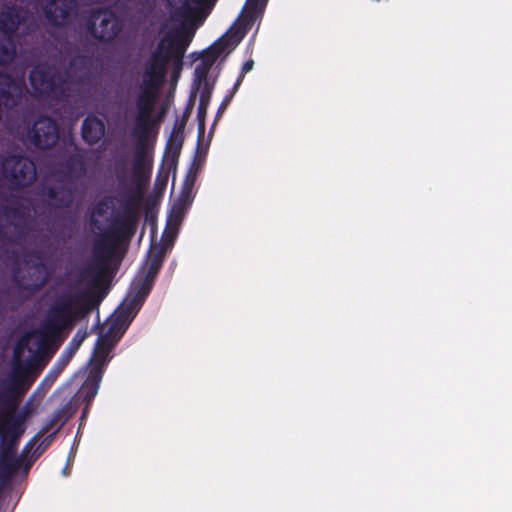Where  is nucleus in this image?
Instances as JSON below:
<instances>
[{
    "mask_svg": "<svg viewBox=\"0 0 512 512\" xmlns=\"http://www.w3.org/2000/svg\"><path fill=\"white\" fill-rule=\"evenodd\" d=\"M166 252V245L153 247L150 250L146 267L133 280L129 295L119 308V317L129 319L136 316L153 288L162 268Z\"/></svg>",
    "mask_w": 512,
    "mask_h": 512,
    "instance_id": "nucleus-1",
    "label": "nucleus"
},
{
    "mask_svg": "<svg viewBox=\"0 0 512 512\" xmlns=\"http://www.w3.org/2000/svg\"><path fill=\"white\" fill-rule=\"evenodd\" d=\"M83 298V292H72L70 290L61 292L51 306L47 319L41 325V334L46 338H55L66 327L85 316L90 308L78 306Z\"/></svg>",
    "mask_w": 512,
    "mask_h": 512,
    "instance_id": "nucleus-2",
    "label": "nucleus"
},
{
    "mask_svg": "<svg viewBox=\"0 0 512 512\" xmlns=\"http://www.w3.org/2000/svg\"><path fill=\"white\" fill-rule=\"evenodd\" d=\"M51 271L44 263L41 250L25 252L19 266L12 269V281L16 287L29 294L40 291L49 281Z\"/></svg>",
    "mask_w": 512,
    "mask_h": 512,
    "instance_id": "nucleus-3",
    "label": "nucleus"
},
{
    "mask_svg": "<svg viewBox=\"0 0 512 512\" xmlns=\"http://www.w3.org/2000/svg\"><path fill=\"white\" fill-rule=\"evenodd\" d=\"M32 208L29 202L13 199L0 205V241L20 243L29 230Z\"/></svg>",
    "mask_w": 512,
    "mask_h": 512,
    "instance_id": "nucleus-4",
    "label": "nucleus"
},
{
    "mask_svg": "<svg viewBox=\"0 0 512 512\" xmlns=\"http://www.w3.org/2000/svg\"><path fill=\"white\" fill-rule=\"evenodd\" d=\"M25 345L26 343L21 340L15 346L9 383L0 392V406L10 408L12 411L17 405V397L26 393L35 380L34 377H30L32 362H23L21 359Z\"/></svg>",
    "mask_w": 512,
    "mask_h": 512,
    "instance_id": "nucleus-5",
    "label": "nucleus"
},
{
    "mask_svg": "<svg viewBox=\"0 0 512 512\" xmlns=\"http://www.w3.org/2000/svg\"><path fill=\"white\" fill-rule=\"evenodd\" d=\"M155 126V121H135L133 135L137 138L132 163V183L138 188L139 194L150 179L152 160L148 159L147 140Z\"/></svg>",
    "mask_w": 512,
    "mask_h": 512,
    "instance_id": "nucleus-6",
    "label": "nucleus"
},
{
    "mask_svg": "<svg viewBox=\"0 0 512 512\" xmlns=\"http://www.w3.org/2000/svg\"><path fill=\"white\" fill-rule=\"evenodd\" d=\"M77 192V184L56 175L43 181L37 188L40 201L51 209H65L72 206Z\"/></svg>",
    "mask_w": 512,
    "mask_h": 512,
    "instance_id": "nucleus-7",
    "label": "nucleus"
},
{
    "mask_svg": "<svg viewBox=\"0 0 512 512\" xmlns=\"http://www.w3.org/2000/svg\"><path fill=\"white\" fill-rule=\"evenodd\" d=\"M193 33H190L186 28L181 27L169 30L160 39L159 44H162V57L166 58L165 73L167 74L169 64L173 66V75L180 74L183 68L184 55L192 41Z\"/></svg>",
    "mask_w": 512,
    "mask_h": 512,
    "instance_id": "nucleus-8",
    "label": "nucleus"
},
{
    "mask_svg": "<svg viewBox=\"0 0 512 512\" xmlns=\"http://www.w3.org/2000/svg\"><path fill=\"white\" fill-rule=\"evenodd\" d=\"M2 173L10 188L30 186L37 177L35 162L23 155H10L2 163Z\"/></svg>",
    "mask_w": 512,
    "mask_h": 512,
    "instance_id": "nucleus-9",
    "label": "nucleus"
},
{
    "mask_svg": "<svg viewBox=\"0 0 512 512\" xmlns=\"http://www.w3.org/2000/svg\"><path fill=\"white\" fill-rule=\"evenodd\" d=\"M88 31L97 41L110 43L122 31V23L114 11L103 9L92 15L88 24Z\"/></svg>",
    "mask_w": 512,
    "mask_h": 512,
    "instance_id": "nucleus-10",
    "label": "nucleus"
},
{
    "mask_svg": "<svg viewBox=\"0 0 512 512\" xmlns=\"http://www.w3.org/2000/svg\"><path fill=\"white\" fill-rule=\"evenodd\" d=\"M249 29L242 24H234L212 45L201 52V61L213 66L225 51L234 49L245 37Z\"/></svg>",
    "mask_w": 512,
    "mask_h": 512,
    "instance_id": "nucleus-11",
    "label": "nucleus"
},
{
    "mask_svg": "<svg viewBox=\"0 0 512 512\" xmlns=\"http://www.w3.org/2000/svg\"><path fill=\"white\" fill-rule=\"evenodd\" d=\"M27 139L39 150L51 149L59 140V127L52 118L42 116L28 130Z\"/></svg>",
    "mask_w": 512,
    "mask_h": 512,
    "instance_id": "nucleus-12",
    "label": "nucleus"
},
{
    "mask_svg": "<svg viewBox=\"0 0 512 512\" xmlns=\"http://www.w3.org/2000/svg\"><path fill=\"white\" fill-rule=\"evenodd\" d=\"M134 191L129 195L124 205V213L114 230V234L117 238L130 239L134 236L137 229L138 222V205L142 200L143 189L141 194L138 192V188L135 184Z\"/></svg>",
    "mask_w": 512,
    "mask_h": 512,
    "instance_id": "nucleus-13",
    "label": "nucleus"
},
{
    "mask_svg": "<svg viewBox=\"0 0 512 512\" xmlns=\"http://www.w3.org/2000/svg\"><path fill=\"white\" fill-rule=\"evenodd\" d=\"M26 414L17 412V405L14 410L0 406V436L19 442L24 434L26 426Z\"/></svg>",
    "mask_w": 512,
    "mask_h": 512,
    "instance_id": "nucleus-14",
    "label": "nucleus"
},
{
    "mask_svg": "<svg viewBox=\"0 0 512 512\" xmlns=\"http://www.w3.org/2000/svg\"><path fill=\"white\" fill-rule=\"evenodd\" d=\"M86 170V155L76 149L58 163L54 175L77 184V181L85 176Z\"/></svg>",
    "mask_w": 512,
    "mask_h": 512,
    "instance_id": "nucleus-15",
    "label": "nucleus"
},
{
    "mask_svg": "<svg viewBox=\"0 0 512 512\" xmlns=\"http://www.w3.org/2000/svg\"><path fill=\"white\" fill-rule=\"evenodd\" d=\"M76 11V0H49L44 7L47 21L56 27L67 26Z\"/></svg>",
    "mask_w": 512,
    "mask_h": 512,
    "instance_id": "nucleus-16",
    "label": "nucleus"
},
{
    "mask_svg": "<svg viewBox=\"0 0 512 512\" xmlns=\"http://www.w3.org/2000/svg\"><path fill=\"white\" fill-rule=\"evenodd\" d=\"M84 338L85 335L80 336L79 332L75 334V336L70 341L68 347L65 349L60 358L54 364L53 368L44 378L42 385H48L49 387L53 385V383L56 381V379L59 377V375L62 373V371L65 369L69 361L72 359V357L80 347Z\"/></svg>",
    "mask_w": 512,
    "mask_h": 512,
    "instance_id": "nucleus-17",
    "label": "nucleus"
},
{
    "mask_svg": "<svg viewBox=\"0 0 512 512\" xmlns=\"http://www.w3.org/2000/svg\"><path fill=\"white\" fill-rule=\"evenodd\" d=\"M101 379L102 375L100 370L92 369L89 373L87 380L83 383V385L77 392V396H79V405L81 403H85V407L81 415V421H83L86 418L89 412L90 405L92 404L95 396L98 393Z\"/></svg>",
    "mask_w": 512,
    "mask_h": 512,
    "instance_id": "nucleus-18",
    "label": "nucleus"
},
{
    "mask_svg": "<svg viewBox=\"0 0 512 512\" xmlns=\"http://www.w3.org/2000/svg\"><path fill=\"white\" fill-rule=\"evenodd\" d=\"M29 80L34 91L39 95H48L54 88V75L45 66L34 67L29 75Z\"/></svg>",
    "mask_w": 512,
    "mask_h": 512,
    "instance_id": "nucleus-19",
    "label": "nucleus"
},
{
    "mask_svg": "<svg viewBox=\"0 0 512 512\" xmlns=\"http://www.w3.org/2000/svg\"><path fill=\"white\" fill-rule=\"evenodd\" d=\"M162 44H157L155 50L151 53L150 58L145 63L143 78L163 82L166 77L165 73V57H162Z\"/></svg>",
    "mask_w": 512,
    "mask_h": 512,
    "instance_id": "nucleus-20",
    "label": "nucleus"
},
{
    "mask_svg": "<svg viewBox=\"0 0 512 512\" xmlns=\"http://www.w3.org/2000/svg\"><path fill=\"white\" fill-rule=\"evenodd\" d=\"M92 58L88 55L73 56L68 64L67 73L78 83H86L91 74Z\"/></svg>",
    "mask_w": 512,
    "mask_h": 512,
    "instance_id": "nucleus-21",
    "label": "nucleus"
},
{
    "mask_svg": "<svg viewBox=\"0 0 512 512\" xmlns=\"http://www.w3.org/2000/svg\"><path fill=\"white\" fill-rule=\"evenodd\" d=\"M105 134V125L102 120L96 116H87L82 123L81 135L84 142L88 145L98 143Z\"/></svg>",
    "mask_w": 512,
    "mask_h": 512,
    "instance_id": "nucleus-22",
    "label": "nucleus"
},
{
    "mask_svg": "<svg viewBox=\"0 0 512 512\" xmlns=\"http://www.w3.org/2000/svg\"><path fill=\"white\" fill-rule=\"evenodd\" d=\"M23 20L22 11L11 6L0 13V31L1 34L14 38L21 22Z\"/></svg>",
    "mask_w": 512,
    "mask_h": 512,
    "instance_id": "nucleus-23",
    "label": "nucleus"
},
{
    "mask_svg": "<svg viewBox=\"0 0 512 512\" xmlns=\"http://www.w3.org/2000/svg\"><path fill=\"white\" fill-rule=\"evenodd\" d=\"M177 122L174 123L171 135L166 143L164 160L168 163L169 168H176L178 158L183 146V135H176Z\"/></svg>",
    "mask_w": 512,
    "mask_h": 512,
    "instance_id": "nucleus-24",
    "label": "nucleus"
},
{
    "mask_svg": "<svg viewBox=\"0 0 512 512\" xmlns=\"http://www.w3.org/2000/svg\"><path fill=\"white\" fill-rule=\"evenodd\" d=\"M268 0H246L240 24L250 29L258 17H261Z\"/></svg>",
    "mask_w": 512,
    "mask_h": 512,
    "instance_id": "nucleus-25",
    "label": "nucleus"
},
{
    "mask_svg": "<svg viewBox=\"0 0 512 512\" xmlns=\"http://www.w3.org/2000/svg\"><path fill=\"white\" fill-rule=\"evenodd\" d=\"M212 86L203 87L200 99H199V106L197 111V120H198V146L197 149L200 147V140L203 137L205 133V120L207 115V109L210 103L211 95H212Z\"/></svg>",
    "mask_w": 512,
    "mask_h": 512,
    "instance_id": "nucleus-26",
    "label": "nucleus"
},
{
    "mask_svg": "<svg viewBox=\"0 0 512 512\" xmlns=\"http://www.w3.org/2000/svg\"><path fill=\"white\" fill-rule=\"evenodd\" d=\"M22 465V459L17 455L0 454V479L13 477Z\"/></svg>",
    "mask_w": 512,
    "mask_h": 512,
    "instance_id": "nucleus-27",
    "label": "nucleus"
},
{
    "mask_svg": "<svg viewBox=\"0 0 512 512\" xmlns=\"http://www.w3.org/2000/svg\"><path fill=\"white\" fill-rule=\"evenodd\" d=\"M113 247V244L109 240V236H104L95 242L93 252L100 264H107L113 253Z\"/></svg>",
    "mask_w": 512,
    "mask_h": 512,
    "instance_id": "nucleus-28",
    "label": "nucleus"
},
{
    "mask_svg": "<svg viewBox=\"0 0 512 512\" xmlns=\"http://www.w3.org/2000/svg\"><path fill=\"white\" fill-rule=\"evenodd\" d=\"M210 0H168L182 15H189L205 6Z\"/></svg>",
    "mask_w": 512,
    "mask_h": 512,
    "instance_id": "nucleus-29",
    "label": "nucleus"
},
{
    "mask_svg": "<svg viewBox=\"0 0 512 512\" xmlns=\"http://www.w3.org/2000/svg\"><path fill=\"white\" fill-rule=\"evenodd\" d=\"M112 349L109 334H105L97 339L94 348V358L98 363H104Z\"/></svg>",
    "mask_w": 512,
    "mask_h": 512,
    "instance_id": "nucleus-30",
    "label": "nucleus"
},
{
    "mask_svg": "<svg viewBox=\"0 0 512 512\" xmlns=\"http://www.w3.org/2000/svg\"><path fill=\"white\" fill-rule=\"evenodd\" d=\"M211 66L209 64L200 62L196 65L194 70V85H195V91L200 89V87H207L211 86L208 82V74L211 70Z\"/></svg>",
    "mask_w": 512,
    "mask_h": 512,
    "instance_id": "nucleus-31",
    "label": "nucleus"
},
{
    "mask_svg": "<svg viewBox=\"0 0 512 512\" xmlns=\"http://www.w3.org/2000/svg\"><path fill=\"white\" fill-rule=\"evenodd\" d=\"M197 171H193L192 168L189 170L188 174L185 177L183 188L180 194L179 202L184 206L191 202L190 196L191 191L194 186L196 180Z\"/></svg>",
    "mask_w": 512,
    "mask_h": 512,
    "instance_id": "nucleus-32",
    "label": "nucleus"
},
{
    "mask_svg": "<svg viewBox=\"0 0 512 512\" xmlns=\"http://www.w3.org/2000/svg\"><path fill=\"white\" fill-rule=\"evenodd\" d=\"M79 409V396L77 393L70 398L68 402H66L61 408H59L60 412L63 414L64 421H68L72 418L75 413Z\"/></svg>",
    "mask_w": 512,
    "mask_h": 512,
    "instance_id": "nucleus-33",
    "label": "nucleus"
},
{
    "mask_svg": "<svg viewBox=\"0 0 512 512\" xmlns=\"http://www.w3.org/2000/svg\"><path fill=\"white\" fill-rule=\"evenodd\" d=\"M79 409V396L77 393L70 398L68 402H66L61 408H59L60 412L63 414L64 421H68L72 418L75 413Z\"/></svg>",
    "mask_w": 512,
    "mask_h": 512,
    "instance_id": "nucleus-34",
    "label": "nucleus"
},
{
    "mask_svg": "<svg viewBox=\"0 0 512 512\" xmlns=\"http://www.w3.org/2000/svg\"><path fill=\"white\" fill-rule=\"evenodd\" d=\"M157 96L146 91H140L136 97V107L155 108Z\"/></svg>",
    "mask_w": 512,
    "mask_h": 512,
    "instance_id": "nucleus-35",
    "label": "nucleus"
},
{
    "mask_svg": "<svg viewBox=\"0 0 512 512\" xmlns=\"http://www.w3.org/2000/svg\"><path fill=\"white\" fill-rule=\"evenodd\" d=\"M127 164L128 162L125 156H119L115 160L114 170L119 182H123L127 178Z\"/></svg>",
    "mask_w": 512,
    "mask_h": 512,
    "instance_id": "nucleus-36",
    "label": "nucleus"
},
{
    "mask_svg": "<svg viewBox=\"0 0 512 512\" xmlns=\"http://www.w3.org/2000/svg\"><path fill=\"white\" fill-rule=\"evenodd\" d=\"M18 441L0 436V454L16 455Z\"/></svg>",
    "mask_w": 512,
    "mask_h": 512,
    "instance_id": "nucleus-37",
    "label": "nucleus"
},
{
    "mask_svg": "<svg viewBox=\"0 0 512 512\" xmlns=\"http://www.w3.org/2000/svg\"><path fill=\"white\" fill-rule=\"evenodd\" d=\"M169 178V171H164L163 167L158 171L155 183H154V189L157 192H163L166 189L167 183Z\"/></svg>",
    "mask_w": 512,
    "mask_h": 512,
    "instance_id": "nucleus-38",
    "label": "nucleus"
},
{
    "mask_svg": "<svg viewBox=\"0 0 512 512\" xmlns=\"http://www.w3.org/2000/svg\"><path fill=\"white\" fill-rule=\"evenodd\" d=\"M162 83L163 82H160V81L142 78V83L140 85V91H146L148 93H152L154 96H157L159 86Z\"/></svg>",
    "mask_w": 512,
    "mask_h": 512,
    "instance_id": "nucleus-39",
    "label": "nucleus"
},
{
    "mask_svg": "<svg viewBox=\"0 0 512 512\" xmlns=\"http://www.w3.org/2000/svg\"><path fill=\"white\" fill-rule=\"evenodd\" d=\"M195 99H196V91L191 93L189 100L187 102V105L183 111V115H182V119H181L182 128H185L186 122L188 121L189 117L192 114V111H193L194 105H195Z\"/></svg>",
    "mask_w": 512,
    "mask_h": 512,
    "instance_id": "nucleus-40",
    "label": "nucleus"
},
{
    "mask_svg": "<svg viewBox=\"0 0 512 512\" xmlns=\"http://www.w3.org/2000/svg\"><path fill=\"white\" fill-rule=\"evenodd\" d=\"M58 426V423L54 418L51 416V418L44 424L42 429L39 431V433L25 446L23 453H25L28 449V447L31 445V443L36 440L39 437L44 436L47 434L50 430H52L54 427Z\"/></svg>",
    "mask_w": 512,
    "mask_h": 512,
    "instance_id": "nucleus-41",
    "label": "nucleus"
},
{
    "mask_svg": "<svg viewBox=\"0 0 512 512\" xmlns=\"http://www.w3.org/2000/svg\"><path fill=\"white\" fill-rule=\"evenodd\" d=\"M135 121H155L152 117L153 108L136 107Z\"/></svg>",
    "mask_w": 512,
    "mask_h": 512,
    "instance_id": "nucleus-42",
    "label": "nucleus"
},
{
    "mask_svg": "<svg viewBox=\"0 0 512 512\" xmlns=\"http://www.w3.org/2000/svg\"><path fill=\"white\" fill-rule=\"evenodd\" d=\"M232 101V95H225L224 98L222 99L219 107H218V110H217V113H216V116H215V121H217L221 115L224 113V111L227 109V107L229 106V104L231 103Z\"/></svg>",
    "mask_w": 512,
    "mask_h": 512,
    "instance_id": "nucleus-43",
    "label": "nucleus"
},
{
    "mask_svg": "<svg viewBox=\"0 0 512 512\" xmlns=\"http://www.w3.org/2000/svg\"><path fill=\"white\" fill-rule=\"evenodd\" d=\"M52 417H53V418H54V420H56V422L58 423V427H57L56 431H55L52 435L48 436L46 439H49V438L53 437V435H54V434H56V433H57V432L62 428V426L67 422V421H64V418H63L64 416H63V414L60 412V410H59V409H58V410H56V411L53 413Z\"/></svg>",
    "mask_w": 512,
    "mask_h": 512,
    "instance_id": "nucleus-44",
    "label": "nucleus"
},
{
    "mask_svg": "<svg viewBox=\"0 0 512 512\" xmlns=\"http://www.w3.org/2000/svg\"><path fill=\"white\" fill-rule=\"evenodd\" d=\"M52 417H53V418H54V420H56V422L58 423V427H57L56 431H55L52 435L48 436L46 439H49V438L53 437V435H54V434H56V433H57V432L62 428V426L67 422V421H64V418H63L64 416H63V414L60 412V410H59V409H58V410H56V411L53 413Z\"/></svg>",
    "mask_w": 512,
    "mask_h": 512,
    "instance_id": "nucleus-45",
    "label": "nucleus"
},
{
    "mask_svg": "<svg viewBox=\"0 0 512 512\" xmlns=\"http://www.w3.org/2000/svg\"><path fill=\"white\" fill-rule=\"evenodd\" d=\"M253 66H254V61L252 59L245 61L242 65L241 72H240L239 76L244 79L245 75L253 69Z\"/></svg>",
    "mask_w": 512,
    "mask_h": 512,
    "instance_id": "nucleus-46",
    "label": "nucleus"
},
{
    "mask_svg": "<svg viewBox=\"0 0 512 512\" xmlns=\"http://www.w3.org/2000/svg\"><path fill=\"white\" fill-rule=\"evenodd\" d=\"M243 78L238 76L236 82L234 83L231 91L227 94V95H232V98L234 97V95L236 94V92L239 90V87L241 86L242 82H243Z\"/></svg>",
    "mask_w": 512,
    "mask_h": 512,
    "instance_id": "nucleus-47",
    "label": "nucleus"
},
{
    "mask_svg": "<svg viewBox=\"0 0 512 512\" xmlns=\"http://www.w3.org/2000/svg\"><path fill=\"white\" fill-rule=\"evenodd\" d=\"M183 207H179L178 204L174 205L170 217H175V219H179L182 216Z\"/></svg>",
    "mask_w": 512,
    "mask_h": 512,
    "instance_id": "nucleus-48",
    "label": "nucleus"
},
{
    "mask_svg": "<svg viewBox=\"0 0 512 512\" xmlns=\"http://www.w3.org/2000/svg\"><path fill=\"white\" fill-rule=\"evenodd\" d=\"M91 270H92L91 268H87V269H85V270L81 273V275H80V277H79V280H78V283H81L85 278H87L88 276H90V275H91Z\"/></svg>",
    "mask_w": 512,
    "mask_h": 512,
    "instance_id": "nucleus-49",
    "label": "nucleus"
},
{
    "mask_svg": "<svg viewBox=\"0 0 512 512\" xmlns=\"http://www.w3.org/2000/svg\"><path fill=\"white\" fill-rule=\"evenodd\" d=\"M175 122H177V127H176V133H175V136H176V135H183V130H184V128H182V126H181V121L176 120Z\"/></svg>",
    "mask_w": 512,
    "mask_h": 512,
    "instance_id": "nucleus-50",
    "label": "nucleus"
},
{
    "mask_svg": "<svg viewBox=\"0 0 512 512\" xmlns=\"http://www.w3.org/2000/svg\"><path fill=\"white\" fill-rule=\"evenodd\" d=\"M164 113H165V110L162 109L161 112L157 115V117H153V119L155 120V125H157L162 120Z\"/></svg>",
    "mask_w": 512,
    "mask_h": 512,
    "instance_id": "nucleus-51",
    "label": "nucleus"
}]
</instances>
